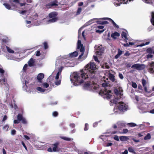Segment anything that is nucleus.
Segmentation results:
<instances>
[{
  "label": "nucleus",
  "mask_w": 154,
  "mask_h": 154,
  "mask_svg": "<svg viewBox=\"0 0 154 154\" xmlns=\"http://www.w3.org/2000/svg\"><path fill=\"white\" fill-rule=\"evenodd\" d=\"M85 69L79 72H74L70 75V79L73 83L77 82L79 84L83 83L84 80L89 77L92 79L95 78L96 66L94 62H90L86 65Z\"/></svg>",
  "instance_id": "1"
},
{
  "label": "nucleus",
  "mask_w": 154,
  "mask_h": 154,
  "mask_svg": "<svg viewBox=\"0 0 154 154\" xmlns=\"http://www.w3.org/2000/svg\"><path fill=\"white\" fill-rule=\"evenodd\" d=\"M108 86V83H103L102 84V86L105 88V89L103 91L101 90L100 92V94H102L103 95H104L105 97L107 99H109L112 98V95L111 91L107 90L105 89L106 87Z\"/></svg>",
  "instance_id": "2"
},
{
  "label": "nucleus",
  "mask_w": 154,
  "mask_h": 154,
  "mask_svg": "<svg viewBox=\"0 0 154 154\" xmlns=\"http://www.w3.org/2000/svg\"><path fill=\"white\" fill-rule=\"evenodd\" d=\"M88 78H88L86 80H87L88 79ZM91 78V79H90V80L89 81V82H88V81H87L86 82H85V81L84 82V81H85V80H84V81L83 83H84V82H85V84L83 86V88L84 89H88L90 87L91 85L92 84L95 85L96 84V83H95V82H94V81L92 80H93V79H92ZM71 81L73 82V83L75 85H77L79 84H80V83L79 84L77 82H75V83H73L71 80ZM82 83H81V84H82Z\"/></svg>",
  "instance_id": "3"
},
{
  "label": "nucleus",
  "mask_w": 154,
  "mask_h": 154,
  "mask_svg": "<svg viewBox=\"0 0 154 154\" xmlns=\"http://www.w3.org/2000/svg\"><path fill=\"white\" fill-rule=\"evenodd\" d=\"M59 144L60 143L58 142H56L52 144V146H53V148L49 147L47 151L50 152L58 151L59 150L58 149V147Z\"/></svg>",
  "instance_id": "4"
},
{
  "label": "nucleus",
  "mask_w": 154,
  "mask_h": 154,
  "mask_svg": "<svg viewBox=\"0 0 154 154\" xmlns=\"http://www.w3.org/2000/svg\"><path fill=\"white\" fill-rule=\"evenodd\" d=\"M118 109L119 110L121 111H125L127 110L128 106L126 105L123 102H120L119 103Z\"/></svg>",
  "instance_id": "5"
},
{
  "label": "nucleus",
  "mask_w": 154,
  "mask_h": 154,
  "mask_svg": "<svg viewBox=\"0 0 154 154\" xmlns=\"http://www.w3.org/2000/svg\"><path fill=\"white\" fill-rule=\"evenodd\" d=\"M145 65L143 64H135L131 66V68H135L138 70H141L144 69Z\"/></svg>",
  "instance_id": "6"
},
{
  "label": "nucleus",
  "mask_w": 154,
  "mask_h": 154,
  "mask_svg": "<svg viewBox=\"0 0 154 154\" xmlns=\"http://www.w3.org/2000/svg\"><path fill=\"white\" fill-rule=\"evenodd\" d=\"M58 5V2L57 0H55L46 4L45 6L47 8L49 9L51 8L53 6H56Z\"/></svg>",
  "instance_id": "7"
},
{
  "label": "nucleus",
  "mask_w": 154,
  "mask_h": 154,
  "mask_svg": "<svg viewBox=\"0 0 154 154\" xmlns=\"http://www.w3.org/2000/svg\"><path fill=\"white\" fill-rule=\"evenodd\" d=\"M103 20H109L110 22H111L112 23L113 26L114 27L117 28L119 29V26L118 25H117L115 22L114 21L111 19L109 18H102Z\"/></svg>",
  "instance_id": "8"
},
{
  "label": "nucleus",
  "mask_w": 154,
  "mask_h": 154,
  "mask_svg": "<svg viewBox=\"0 0 154 154\" xmlns=\"http://www.w3.org/2000/svg\"><path fill=\"white\" fill-rule=\"evenodd\" d=\"M146 81L144 79H143L142 80V84L144 88V91L146 92H148V93H150L151 91H149L147 89V87L146 86Z\"/></svg>",
  "instance_id": "9"
},
{
  "label": "nucleus",
  "mask_w": 154,
  "mask_h": 154,
  "mask_svg": "<svg viewBox=\"0 0 154 154\" xmlns=\"http://www.w3.org/2000/svg\"><path fill=\"white\" fill-rule=\"evenodd\" d=\"M148 71L150 73H154V62H152L149 65V67L148 69Z\"/></svg>",
  "instance_id": "10"
},
{
  "label": "nucleus",
  "mask_w": 154,
  "mask_h": 154,
  "mask_svg": "<svg viewBox=\"0 0 154 154\" xmlns=\"http://www.w3.org/2000/svg\"><path fill=\"white\" fill-rule=\"evenodd\" d=\"M128 2V0H116L115 2L116 5L120 6L121 4H126Z\"/></svg>",
  "instance_id": "11"
},
{
  "label": "nucleus",
  "mask_w": 154,
  "mask_h": 154,
  "mask_svg": "<svg viewBox=\"0 0 154 154\" xmlns=\"http://www.w3.org/2000/svg\"><path fill=\"white\" fill-rule=\"evenodd\" d=\"M117 124L118 126V130L121 129L125 126V123L120 122H117Z\"/></svg>",
  "instance_id": "12"
},
{
  "label": "nucleus",
  "mask_w": 154,
  "mask_h": 154,
  "mask_svg": "<svg viewBox=\"0 0 154 154\" xmlns=\"http://www.w3.org/2000/svg\"><path fill=\"white\" fill-rule=\"evenodd\" d=\"M44 78V75L42 73H40L37 76V79L38 80V82H42V80Z\"/></svg>",
  "instance_id": "13"
},
{
  "label": "nucleus",
  "mask_w": 154,
  "mask_h": 154,
  "mask_svg": "<svg viewBox=\"0 0 154 154\" xmlns=\"http://www.w3.org/2000/svg\"><path fill=\"white\" fill-rule=\"evenodd\" d=\"M35 63V60L32 58H30L28 62L29 66L30 67L34 66Z\"/></svg>",
  "instance_id": "14"
},
{
  "label": "nucleus",
  "mask_w": 154,
  "mask_h": 154,
  "mask_svg": "<svg viewBox=\"0 0 154 154\" xmlns=\"http://www.w3.org/2000/svg\"><path fill=\"white\" fill-rule=\"evenodd\" d=\"M120 36V34L117 32H115L111 35V37L114 39H117Z\"/></svg>",
  "instance_id": "15"
},
{
  "label": "nucleus",
  "mask_w": 154,
  "mask_h": 154,
  "mask_svg": "<svg viewBox=\"0 0 154 154\" xmlns=\"http://www.w3.org/2000/svg\"><path fill=\"white\" fill-rule=\"evenodd\" d=\"M96 52V54L98 55H102L103 53V50L102 48H101L98 47L97 48Z\"/></svg>",
  "instance_id": "16"
},
{
  "label": "nucleus",
  "mask_w": 154,
  "mask_h": 154,
  "mask_svg": "<svg viewBox=\"0 0 154 154\" xmlns=\"http://www.w3.org/2000/svg\"><path fill=\"white\" fill-rule=\"evenodd\" d=\"M58 13L57 12L54 11L49 14V17L50 18H54L57 15Z\"/></svg>",
  "instance_id": "17"
},
{
  "label": "nucleus",
  "mask_w": 154,
  "mask_h": 154,
  "mask_svg": "<svg viewBox=\"0 0 154 154\" xmlns=\"http://www.w3.org/2000/svg\"><path fill=\"white\" fill-rule=\"evenodd\" d=\"M122 37L124 40H125V42H127V40L128 39L127 36V33L126 32L123 31L121 34Z\"/></svg>",
  "instance_id": "18"
},
{
  "label": "nucleus",
  "mask_w": 154,
  "mask_h": 154,
  "mask_svg": "<svg viewBox=\"0 0 154 154\" xmlns=\"http://www.w3.org/2000/svg\"><path fill=\"white\" fill-rule=\"evenodd\" d=\"M85 49L84 47H83V45L81 44V41L78 40L77 42V49H81V48Z\"/></svg>",
  "instance_id": "19"
},
{
  "label": "nucleus",
  "mask_w": 154,
  "mask_h": 154,
  "mask_svg": "<svg viewBox=\"0 0 154 154\" xmlns=\"http://www.w3.org/2000/svg\"><path fill=\"white\" fill-rule=\"evenodd\" d=\"M109 79L112 82H116V81H115V76L112 74L109 73Z\"/></svg>",
  "instance_id": "20"
},
{
  "label": "nucleus",
  "mask_w": 154,
  "mask_h": 154,
  "mask_svg": "<svg viewBox=\"0 0 154 154\" xmlns=\"http://www.w3.org/2000/svg\"><path fill=\"white\" fill-rule=\"evenodd\" d=\"M69 54L70 57H75L78 56V53L77 51H75L73 53Z\"/></svg>",
  "instance_id": "21"
},
{
  "label": "nucleus",
  "mask_w": 154,
  "mask_h": 154,
  "mask_svg": "<svg viewBox=\"0 0 154 154\" xmlns=\"http://www.w3.org/2000/svg\"><path fill=\"white\" fill-rule=\"evenodd\" d=\"M119 139L121 141H125L129 140V138L127 136H121L119 137Z\"/></svg>",
  "instance_id": "22"
},
{
  "label": "nucleus",
  "mask_w": 154,
  "mask_h": 154,
  "mask_svg": "<svg viewBox=\"0 0 154 154\" xmlns=\"http://www.w3.org/2000/svg\"><path fill=\"white\" fill-rule=\"evenodd\" d=\"M123 51H121L119 48L118 49V54L115 56V58L117 59L122 54Z\"/></svg>",
  "instance_id": "23"
},
{
  "label": "nucleus",
  "mask_w": 154,
  "mask_h": 154,
  "mask_svg": "<svg viewBox=\"0 0 154 154\" xmlns=\"http://www.w3.org/2000/svg\"><path fill=\"white\" fill-rule=\"evenodd\" d=\"M2 42L7 45H8L9 43V39L8 37H6L5 38H3L2 40Z\"/></svg>",
  "instance_id": "24"
},
{
  "label": "nucleus",
  "mask_w": 154,
  "mask_h": 154,
  "mask_svg": "<svg viewBox=\"0 0 154 154\" xmlns=\"http://www.w3.org/2000/svg\"><path fill=\"white\" fill-rule=\"evenodd\" d=\"M5 47L6 48L7 51L10 53L13 54L14 53V51L11 49L9 47L6 45Z\"/></svg>",
  "instance_id": "25"
},
{
  "label": "nucleus",
  "mask_w": 154,
  "mask_h": 154,
  "mask_svg": "<svg viewBox=\"0 0 154 154\" xmlns=\"http://www.w3.org/2000/svg\"><path fill=\"white\" fill-rule=\"evenodd\" d=\"M80 51L82 52V53L81 55H80L78 57L79 59H80L83 56L84 54V53L85 52V49H84L83 48H81V49H80Z\"/></svg>",
  "instance_id": "26"
},
{
  "label": "nucleus",
  "mask_w": 154,
  "mask_h": 154,
  "mask_svg": "<svg viewBox=\"0 0 154 154\" xmlns=\"http://www.w3.org/2000/svg\"><path fill=\"white\" fill-rule=\"evenodd\" d=\"M97 23L98 24L104 25L108 24L109 22L107 21H97Z\"/></svg>",
  "instance_id": "27"
},
{
  "label": "nucleus",
  "mask_w": 154,
  "mask_h": 154,
  "mask_svg": "<svg viewBox=\"0 0 154 154\" xmlns=\"http://www.w3.org/2000/svg\"><path fill=\"white\" fill-rule=\"evenodd\" d=\"M61 138L65 140L68 141H71L72 140V139H71L70 138H68L66 137H60Z\"/></svg>",
  "instance_id": "28"
},
{
  "label": "nucleus",
  "mask_w": 154,
  "mask_h": 154,
  "mask_svg": "<svg viewBox=\"0 0 154 154\" xmlns=\"http://www.w3.org/2000/svg\"><path fill=\"white\" fill-rule=\"evenodd\" d=\"M150 21L152 24L154 26V12L152 13V18Z\"/></svg>",
  "instance_id": "29"
},
{
  "label": "nucleus",
  "mask_w": 154,
  "mask_h": 154,
  "mask_svg": "<svg viewBox=\"0 0 154 154\" xmlns=\"http://www.w3.org/2000/svg\"><path fill=\"white\" fill-rule=\"evenodd\" d=\"M151 138L150 134L149 133L147 134V135L144 137V139L145 140H149Z\"/></svg>",
  "instance_id": "30"
},
{
  "label": "nucleus",
  "mask_w": 154,
  "mask_h": 154,
  "mask_svg": "<svg viewBox=\"0 0 154 154\" xmlns=\"http://www.w3.org/2000/svg\"><path fill=\"white\" fill-rule=\"evenodd\" d=\"M3 5L8 9L10 10L11 9V6L9 4L6 3H4L3 4Z\"/></svg>",
  "instance_id": "31"
},
{
  "label": "nucleus",
  "mask_w": 154,
  "mask_h": 154,
  "mask_svg": "<svg viewBox=\"0 0 154 154\" xmlns=\"http://www.w3.org/2000/svg\"><path fill=\"white\" fill-rule=\"evenodd\" d=\"M57 17L53 18L52 19L49 20L48 22L50 23H53L57 21Z\"/></svg>",
  "instance_id": "32"
},
{
  "label": "nucleus",
  "mask_w": 154,
  "mask_h": 154,
  "mask_svg": "<svg viewBox=\"0 0 154 154\" xmlns=\"http://www.w3.org/2000/svg\"><path fill=\"white\" fill-rule=\"evenodd\" d=\"M153 49L151 48H147L146 50V52L149 54H152L153 52Z\"/></svg>",
  "instance_id": "33"
},
{
  "label": "nucleus",
  "mask_w": 154,
  "mask_h": 154,
  "mask_svg": "<svg viewBox=\"0 0 154 154\" xmlns=\"http://www.w3.org/2000/svg\"><path fill=\"white\" fill-rule=\"evenodd\" d=\"M23 118L22 114H18L17 116V119L20 121Z\"/></svg>",
  "instance_id": "34"
},
{
  "label": "nucleus",
  "mask_w": 154,
  "mask_h": 154,
  "mask_svg": "<svg viewBox=\"0 0 154 154\" xmlns=\"http://www.w3.org/2000/svg\"><path fill=\"white\" fill-rule=\"evenodd\" d=\"M43 44L44 45V49H45L46 50L48 48V45L47 42H44Z\"/></svg>",
  "instance_id": "35"
},
{
  "label": "nucleus",
  "mask_w": 154,
  "mask_h": 154,
  "mask_svg": "<svg viewBox=\"0 0 154 154\" xmlns=\"http://www.w3.org/2000/svg\"><path fill=\"white\" fill-rule=\"evenodd\" d=\"M82 10V8H78L77 9V11L76 13V14L77 15H79L81 12V11Z\"/></svg>",
  "instance_id": "36"
},
{
  "label": "nucleus",
  "mask_w": 154,
  "mask_h": 154,
  "mask_svg": "<svg viewBox=\"0 0 154 154\" xmlns=\"http://www.w3.org/2000/svg\"><path fill=\"white\" fill-rule=\"evenodd\" d=\"M128 151L131 153H135V151L133 148L132 147H129L128 149Z\"/></svg>",
  "instance_id": "37"
},
{
  "label": "nucleus",
  "mask_w": 154,
  "mask_h": 154,
  "mask_svg": "<svg viewBox=\"0 0 154 154\" xmlns=\"http://www.w3.org/2000/svg\"><path fill=\"white\" fill-rule=\"evenodd\" d=\"M36 89L38 91L41 92H44L45 91V90L43 89L42 88L40 87H37Z\"/></svg>",
  "instance_id": "38"
},
{
  "label": "nucleus",
  "mask_w": 154,
  "mask_h": 154,
  "mask_svg": "<svg viewBox=\"0 0 154 154\" xmlns=\"http://www.w3.org/2000/svg\"><path fill=\"white\" fill-rule=\"evenodd\" d=\"M127 124L129 126L131 127H135L137 125L136 124L134 123H128Z\"/></svg>",
  "instance_id": "39"
},
{
  "label": "nucleus",
  "mask_w": 154,
  "mask_h": 154,
  "mask_svg": "<svg viewBox=\"0 0 154 154\" xmlns=\"http://www.w3.org/2000/svg\"><path fill=\"white\" fill-rule=\"evenodd\" d=\"M21 121L22 123L23 124L26 125L27 123V122L25 118H23L21 120Z\"/></svg>",
  "instance_id": "40"
},
{
  "label": "nucleus",
  "mask_w": 154,
  "mask_h": 154,
  "mask_svg": "<svg viewBox=\"0 0 154 154\" xmlns=\"http://www.w3.org/2000/svg\"><path fill=\"white\" fill-rule=\"evenodd\" d=\"M9 128V126L7 125L6 124L3 127V130H6L7 131H8V129Z\"/></svg>",
  "instance_id": "41"
},
{
  "label": "nucleus",
  "mask_w": 154,
  "mask_h": 154,
  "mask_svg": "<svg viewBox=\"0 0 154 154\" xmlns=\"http://www.w3.org/2000/svg\"><path fill=\"white\" fill-rule=\"evenodd\" d=\"M131 85L134 88H136L137 87V85L136 83L133 82H132Z\"/></svg>",
  "instance_id": "42"
},
{
  "label": "nucleus",
  "mask_w": 154,
  "mask_h": 154,
  "mask_svg": "<svg viewBox=\"0 0 154 154\" xmlns=\"http://www.w3.org/2000/svg\"><path fill=\"white\" fill-rule=\"evenodd\" d=\"M114 92L116 94V95H121V93H119V91L117 89H115L114 90Z\"/></svg>",
  "instance_id": "43"
},
{
  "label": "nucleus",
  "mask_w": 154,
  "mask_h": 154,
  "mask_svg": "<svg viewBox=\"0 0 154 154\" xmlns=\"http://www.w3.org/2000/svg\"><path fill=\"white\" fill-rule=\"evenodd\" d=\"M93 20H90L87 22L84 25H85V26H87L90 25L92 23V22L93 21Z\"/></svg>",
  "instance_id": "44"
},
{
  "label": "nucleus",
  "mask_w": 154,
  "mask_h": 154,
  "mask_svg": "<svg viewBox=\"0 0 154 154\" xmlns=\"http://www.w3.org/2000/svg\"><path fill=\"white\" fill-rule=\"evenodd\" d=\"M58 115V112L57 111H54L52 113V115L54 117L57 116Z\"/></svg>",
  "instance_id": "45"
},
{
  "label": "nucleus",
  "mask_w": 154,
  "mask_h": 154,
  "mask_svg": "<svg viewBox=\"0 0 154 154\" xmlns=\"http://www.w3.org/2000/svg\"><path fill=\"white\" fill-rule=\"evenodd\" d=\"M88 123H85V127L84 129L85 131H86L88 130Z\"/></svg>",
  "instance_id": "46"
},
{
  "label": "nucleus",
  "mask_w": 154,
  "mask_h": 154,
  "mask_svg": "<svg viewBox=\"0 0 154 154\" xmlns=\"http://www.w3.org/2000/svg\"><path fill=\"white\" fill-rule=\"evenodd\" d=\"M128 130L127 129H123L122 131V132H121V134H126L128 132Z\"/></svg>",
  "instance_id": "47"
},
{
  "label": "nucleus",
  "mask_w": 154,
  "mask_h": 154,
  "mask_svg": "<svg viewBox=\"0 0 154 154\" xmlns=\"http://www.w3.org/2000/svg\"><path fill=\"white\" fill-rule=\"evenodd\" d=\"M61 80H59L56 81L55 82V83L57 86L60 85L61 84Z\"/></svg>",
  "instance_id": "48"
},
{
  "label": "nucleus",
  "mask_w": 154,
  "mask_h": 154,
  "mask_svg": "<svg viewBox=\"0 0 154 154\" xmlns=\"http://www.w3.org/2000/svg\"><path fill=\"white\" fill-rule=\"evenodd\" d=\"M104 31H105V30L104 29H103L101 30H96V32L97 33H99V34H101Z\"/></svg>",
  "instance_id": "49"
},
{
  "label": "nucleus",
  "mask_w": 154,
  "mask_h": 154,
  "mask_svg": "<svg viewBox=\"0 0 154 154\" xmlns=\"http://www.w3.org/2000/svg\"><path fill=\"white\" fill-rule=\"evenodd\" d=\"M43 86L45 88H47L49 87V84L47 83H44L42 84Z\"/></svg>",
  "instance_id": "50"
},
{
  "label": "nucleus",
  "mask_w": 154,
  "mask_h": 154,
  "mask_svg": "<svg viewBox=\"0 0 154 154\" xmlns=\"http://www.w3.org/2000/svg\"><path fill=\"white\" fill-rule=\"evenodd\" d=\"M35 55L36 56H39L41 55V53L39 51H37L35 52Z\"/></svg>",
  "instance_id": "51"
},
{
  "label": "nucleus",
  "mask_w": 154,
  "mask_h": 154,
  "mask_svg": "<svg viewBox=\"0 0 154 154\" xmlns=\"http://www.w3.org/2000/svg\"><path fill=\"white\" fill-rule=\"evenodd\" d=\"M64 123L63 122H62L59 125L61 127H63L64 129H66V127L64 126Z\"/></svg>",
  "instance_id": "52"
},
{
  "label": "nucleus",
  "mask_w": 154,
  "mask_h": 154,
  "mask_svg": "<svg viewBox=\"0 0 154 154\" xmlns=\"http://www.w3.org/2000/svg\"><path fill=\"white\" fill-rule=\"evenodd\" d=\"M110 102H111V103H113L115 104H117V99H114L112 101H111Z\"/></svg>",
  "instance_id": "53"
},
{
  "label": "nucleus",
  "mask_w": 154,
  "mask_h": 154,
  "mask_svg": "<svg viewBox=\"0 0 154 154\" xmlns=\"http://www.w3.org/2000/svg\"><path fill=\"white\" fill-rule=\"evenodd\" d=\"M114 139L117 141H119V137L117 135H115L114 137Z\"/></svg>",
  "instance_id": "54"
},
{
  "label": "nucleus",
  "mask_w": 154,
  "mask_h": 154,
  "mask_svg": "<svg viewBox=\"0 0 154 154\" xmlns=\"http://www.w3.org/2000/svg\"><path fill=\"white\" fill-rule=\"evenodd\" d=\"M21 143H22V144L23 145V146L24 147V148H25V149L26 150H27V147L26 146L25 143H24V142L23 141H22L21 142Z\"/></svg>",
  "instance_id": "55"
},
{
  "label": "nucleus",
  "mask_w": 154,
  "mask_h": 154,
  "mask_svg": "<svg viewBox=\"0 0 154 154\" xmlns=\"http://www.w3.org/2000/svg\"><path fill=\"white\" fill-rule=\"evenodd\" d=\"M16 131L14 129H13L11 131V134L12 135H14L16 134Z\"/></svg>",
  "instance_id": "56"
},
{
  "label": "nucleus",
  "mask_w": 154,
  "mask_h": 154,
  "mask_svg": "<svg viewBox=\"0 0 154 154\" xmlns=\"http://www.w3.org/2000/svg\"><path fill=\"white\" fill-rule=\"evenodd\" d=\"M112 128L115 129H118V126H117V125L116 124H116H113L112 126Z\"/></svg>",
  "instance_id": "57"
},
{
  "label": "nucleus",
  "mask_w": 154,
  "mask_h": 154,
  "mask_svg": "<svg viewBox=\"0 0 154 154\" xmlns=\"http://www.w3.org/2000/svg\"><path fill=\"white\" fill-rule=\"evenodd\" d=\"M130 53H129V51H127L124 54V55L125 56H128L130 55Z\"/></svg>",
  "instance_id": "58"
},
{
  "label": "nucleus",
  "mask_w": 154,
  "mask_h": 154,
  "mask_svg": "<svg viewBox=\"0 0 154 154\" xmlns=\"http://www.w3.org/2000/svg\"><path fill=\"white\" fill-rule=\"evenodd\" d=\"M146 57L147 58L149 59L150 58H152L153 56L152 55V54H148L146 55Z\"/></svg>",
  "instance_id": "59"
},
{
  "label": "nucleus",
  "mask_w": 154,
  "mask_h": 154,
  "mask_svg": "<svg viewBox=\"0 0 154 154\" xmlns=\"http://www.w3.org/2000/svg\"><path fill=\"white\" fill-rule=\"evenodd\" d=\"M20 120H19L18 119L17 120H14V124H18L20 123Z\"/></svg>",
  "instance_id": "60"
},
{
  "label": "nucleus",
  "mask_w": 154,
  "mask_h": 154,
  "mask_svg": "<svg viewBox=\"0 0 154 154\" xmlns=\"http://www.w3.org/2000/svg\"><path fill=\"white\" fill-rule=\"evenodd\" d=\"M119 77L121 79H123L124 78L123 76L122 73H119Z\"/></svg>",
  "instance_id": "61"
},
{
  "label": "nucleus",
  "mask_w": 154,
  "mask_h": 154,
  "mask_svg": "<svg viewBox=\"0 0 154 154\" xmlns=\"http://www.w3.org/2000/svg\"><path fill=\"white\" fill-rule=\"evenodd\" d=\"M94 60L96 61L99 62V61L98 60V59L97 56H94Z\"/></svg>",
  "instance_id": "62"
},
{
  "label": "nucleus",
  "mask_w": 154,
  "mask_h": 154,
  "mask_svg": "<svg viewBox=\"0 0 154 154\" xmlns=\"http://www.w3.org/2000/svg\"><path fill=\"white\" fill-rule=\"evenodd\" d=\"M60 74H59V72H57V74L56 76L55 77V79L56 80H57L59 79V75Z\"/></svg>",
  "instance_id": "63"
},
{
  "label": "nucleus",
  "mask_w": 154,
  "mask_h": 154,
  "mask_svg": "<svg viewBox=\"0 0 154 154\" xmlns=\"http://www.w3.org/2000/svg\"><path fill=\"white\" fill-rule=\"evenodd\" d=\"M7 119V116L6 115H5L4 116V117L3 118V119L2 120V121L4 122V121H5V120H6Z\"/></svg>",
  "instance_id": "64"
}]
</instances>
